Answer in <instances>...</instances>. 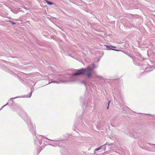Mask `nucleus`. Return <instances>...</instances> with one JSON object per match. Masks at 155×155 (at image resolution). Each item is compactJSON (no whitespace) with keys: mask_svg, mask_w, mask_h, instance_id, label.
Here are the masks:
<instances>
[{"mask_svg":"<svg viewBox=\"0 0 155 155\" xmlns=\"http://www.w3.org/2000/svg\"><path fill=\"white\" fill-rule=\"evenodd\" d=\"M92 70V69L89 66L86 69H82L78 70L77 72L74 73L73 75L74 76H76L85 74L87 77L90 78L91 77V72Z\"/></svg>","mask_w":155,"mask_h":155,"instance_id":"f257e3e1","label":"nucleus"},{"mask_svg":"<svg viewBox=\"0 0 155 155\" xmlns=\"http://www.w3.org/2000/svg\"><path fill=\"white\" fill-rule=\"evenodd\" d=\"M46 2L47 3V4L48 5H52L53 4V3L52 2L47 0H46Z\"/></svg>","mask_w":155,"mask_h":155,"instance_id":"f03ea898","label":"nucleus"},{"mask_svg":"<svg viewBox=\"0 0 155 155\" xmlns=\"http://www.w3.org/2000/svg\"><path fill=\"white\" fill-rule=\"evenodd\" d=\"M102 146H101L100 147L96 148L95 149V150L97 151L99 150H100L101 148V147Z\"/></svg>","mask_w":155,"mask_h":155,"instance_id":"7ed1b4c3","label":"nucleus"},{"mask_svg":"<svg viewBox=\"0 0 155 155\" xmlns=\"http://www.w3.org/2000/svg\"><path fill=\"white\" fill-rule=\"evenodd\" d=\"M110 47L113 48H116V46H110Z\"/></svg>","mask_w":155,"mask_h":155,"instance_id":"20e7f679","label":"nucleus"},{"mask_svg":"<svg viewBox=\"0 0 155 155\" xmlns=\"http://www.w3.org/2000/svg\"><path fill=\"white\" fill-rule=\"evenodd\" d=\"M10 22L12 23V24L13 25H15V24L16 23L14 22H13V21H10Z\"/></svg>","mask_w":155,"mask_h":155,"instance_id":"39448f33","label":"nucleus"},{"mask_svg":"<svg viewBox=\"0 0 155 155\" xmlns=\"http://www.w3.org/2000/svg\"><path fill=\"white\" fill-rule=\"evenodd\" d=\"M112 50H115V51H120V50H114V49H112Z\"/></svg>","mask_w":155,"mask_h":155,"instance_id":"423d86ee","label":"nucleus"},{"mask_svg":"<svg viewBox=\"0 0 155 155\" xmlns=\"http://www.w3.org/2000/svg\"><path fill=\"white\" fill-rule=\"evenodd\" d=\"M105 46H106V47H107V48H108V46L107 45H105Z\"/></svg>","mask_w":155,"mask_h":155,"instance_id":"0eeeda50","label":"nucleus"},{"mask_svg":"<svg viewBox=\"0 0 155 155\" xmlns=\"http://www.w3.org/2000/svg\"><path fill=\"white\" fill-rule=\"evenodd\" d=\"M109 104V103H108V105Z\"/></svg>","mask_w":155,"mask_h":155,"instance_id":"6e6552de","label":"nucleus"}]
</instances>
